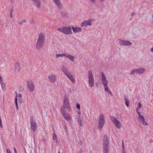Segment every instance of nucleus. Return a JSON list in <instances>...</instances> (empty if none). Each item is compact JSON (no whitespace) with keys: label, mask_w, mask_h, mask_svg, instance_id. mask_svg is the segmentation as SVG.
Returning <instances> with one entry per match:
<instances>
[{"label":"nucleus","mask_w":153,"mask_h":153,"mask_svg":"<svg viewBox=\"0 0 153 153\" xmlns=\"http://www.w3.org/2000/svg\"><path fill=\"white\" fill-rule=\"evenodd\" d=\"M45 40L43 33H39L36 45V48L37 49L39 50L42 48Z\"/></svg>","instance_id":"f257e3e1"},{"label":"nucleus","mask_w":153,"mask_h":153,"mask_svg":"<svg viewBox=\"0 0 153 153\" xmlns=\"http://www.w3.org/2000/svg\"><path fill=\"white\" fill-rule=\"evenodd\" d=\"M61 69L63 73L73 83L75 81V79L74 78L71 72L69 71L67 67L62 66L61 67Z\"/></svg>","instance_id":"f03ea898"},{"label":"nucleus","mask_w":153,"mask_h":153,"mask_svg":"<svg viewBox=\"0 0 153 153\" xmlns=\"http://www.w3.org/2000/svg\"><path fill=\"white\" fill-rule=\"evenodd\" d=\"M109 139L108 136L105 135L103 139V149L104 153H108L109 149Z\"/></svg>","instance_id":"7ed1b4c3"},{"label":"nucleus","mask_w":153,"mask_h":153,"mask_svg":"<svg viewBox=\"0 0 153 153\" xmlns=\"http://www.w3.org/2000/svg\"><path fill=\"white\" fill-rule=\"evenodd\" d=\"M105 122V117L103 114H101L99 116L98 119V128L101 130L103 128Z\"/></svg>","instance_id":"20e7f679"},{"label":"nucleus","mask_w":153,"mask_h":153,"mask_svg":"<svg viewBox=\"0 0 153 153\" xmlns=\"http://www.w3.org/2000/svg\"><path fill=\"white\" fill-rule=\"evenodd\" d=\"M88 74L89 79L88 82L90 86L92 87L94 86V79L91 71H89L88 72Z\"/></svg>","instance_id":"39448f33"},{"label":"nucleus","mask_w":153,"mask_h":153,"mask_svg":"<svg viewBox=\"0 0 153 153\" xmlns=\"http://www.w3.org/2000/svg\"><path fill=\"white\" fill-rule=\"evenodd\" d=\"M63 105L65 109H67L68 111H71V108L69 102V99L68 98L65 96V97L63 100Z\"/></svg>","instance_id":"423d86ee"},{"label":"nucleus","mask_w":153,"mask_h":153,"mask_svg":"<svg viewBox=\"0 0 153 153\" xmlns=\"http://www.w3.org/2000/svg\"><path fill=\"white\" fill-rule=\"evenodd\" d=\"M110 118L111 121L117 128H120L121 127V123L115 117L112 116H110Z\"/></svg>","instance_id":"0eeeda50"},{"label":"nucleus","mask_w":153,"mask_h":153,"mask_svg":"<svg viewBox=\"0 0 153 153\" xmlns=\"http://www.w3.org/2000/svg\"><path fill=\"white\" fill-rule=\"evenodd\" d=\"M30 125L31 129L33 131L35 132L37 129V124L35 120H33V118H30Z\"/></svg>","instance_id":"6e6552de"},{"label":"nucleus","mask_w":153,"mask_h":153,"mask_svg":"<svg viewBox=\"0 0 153 153\" xmlns=\"http://www.w3.org/2000/svg\"><path fill=\"white\" fill-rule=\"evenodd\" d=\"M93 20V19H91L85 21L81 23L80 26L82 27L87 26L88 25L91 26L92 24V22Z\"/></svg>","instance_id":"1a4fd4ad"},{"label":"nucleus","mask_w":153,"mask_h":153,"mask_svg":"<svg viewBox=\"0 0 153 153\" xmlns=\"http://www.w3.org/2000/svg\"><path fill=\"white\" fill-rule=\"evenodd\" d=\"M119 43L120 44L123 46H128L131 45V43L129 41L124 39H119Z\"/></svg>","instance_id":"9d476101"},{"label":"nucleus","mask_w":153,"mask_h":153,"mask_svg":"<svg viewBox=\"0 0 153 153\" xmlns=\"http://www.w3.org/2000/svg\"><path fill=\"white\" fill-rule=\"evenodd\" d=\"M49 81L52 83H54L57 79L56 76L54 74H51L48 76Z\"/></svg>","instance_id":"9b49d317"},{"label":"nucleus","mask_w":153,"mask_h":153,"mask_svg":"<svg viewBox=\"0 0 153 153\" xmlns=\"http://www.w3.org/2000/svg\"><path fill=\"white\" fill-rule=\"evenodd\" d=\"M27 85L29 90L31 92H33L35 88L34 84L32 81L30 82H27Z\"/></svg>","instance_id":"f8f14e48"},{"label":"nucleus","mask_w":153,"mask_h":153,"mask_svg":"<svg viewBox=\"0 0 153 153\" xmlns=\"http://www.w3.org/2000/svg\"><path fill=\"white\" fill-rule=\"evenodd\" d=\"M70 26H64V34L66 35L71 34L72 33Z\"/></svg>","instance_id":"ddd939ff"},{"label":"nucleus","mask_w":153,"mask_h":153,"mask_svg":"<svg viewBox=\"0 0 153 153\" xmlns=\"http://www.w3.org/2000/svg\"><path fill=\"white\" fill-rule=\"evenodd\" d=\"M102 76V84L104 86H106L108 85V81L106 80L105 74L103 72L101 73Z\"/></svg>","instance_id":"4468645a"},{"label":"nucleus","mask_w":153,"mask_h":153,"mask_svg":"<svg viewBox=\"0 0 153 153\" xmlns=\"http://www.w3.org/2000/svg\"><path fill=\"white\" fill-rule=\"evenodd\" d=\"M55 4L57 5L59 9H62V5L60 0H53Z\"/></svg>","instance_id":"2eb2a0df"},{"label":"nucleus","mask_w":153,"mask_h":153,"mask_svg":"<svg viewBox=\"0 0 153 153\" xmlns=\"http://www.w3.org/2000/svg\"><path fill=\"white\" fill-rule=\"evenodd\" d=\"M34 3V5L37 8H39L41 5L40 0H32Z\"/></svg>","instance_id":"dca6fc26"},{"label":"nucleus","mask_w":153,"mask_h":153,"mask_svg":"<svg viewBox=\"0 0 153 153\" xmlns=\"http://www.w3.org/2000/svg\"><path fill=\"white\" fill-rule=\"evenodd\" d=\"M71 29L73 30V31L75 33L78 32H80L82 30V28L81 27H74L73 26H72Z\"/></svg>","instance_id":"f3484780"},{"label":"nucleus","mask_w":153,"mask_h":153,"mask_svg":"<svg viewBox=\"0 0 153 153\" xmlns=\"http://www.w3.org/2000/svg\"><path fill=\"white\" fill-rule=\"evenodd\" d=\"M15 71L19 72L20 70V66L19 62H16L15 65Z\"/></svg>","instance_id":"a211bd4d"},{"label":"nucleus","mask_w":153,"mask_h":153,"mask_svg":"<svg viewBox=\"0 0 153 153\" xmlns=\"http://www.w3.org/2000/svg\"><path fill=\"white\" fill-rule=\"evenodd\" d=\"M137 74H141L143 73L146 71L145 69L144 68H141L139 69H137Z\"/></svg>","instance_id":"6ab92c4d"},{"label":"nucleus","mask_w":153,"mask_h":153,"mask_svg":"<svg viewBox=\"0 0 153 153\" xmlns=\"http://www.w3.org/2000/svg\"><path fill=\"white\" fill-rule=\"evenodd\" d=\"M62 116L67 121H69L71 119V116L67 114H65Z\"/></svg>","instance_id":"aec40b11"},{"label":"nucleus","mask_w":153,"mask_h":153,"mask_svg":"<svg viewBox=\"0 0 153 153\" xmlns=\"http://www.w3.org/2000/svg\"><path fill=\"white\" fill-rule=\"evenodd\" d=\"M65 57L69 58L73 62L74 61V56L69 54H66Z\"/></svg>","instance_id":"412c9836"},{"label":"nucleus","mask_w":153,"mask_h":153,"mask_svg":"<svg viewBox=\"0 0 153 153\" xmlns=\"http://www.w3.org/2000/svg\"><path fill=\"white\" fill-rule=\"evenodd\" d=\"M60 109L62 115L66 114L65 113V109L64 107H63V106H61Z\"/></svg>","instance_id":"4be33fe9"},{"label":"nucleus","mask_w":153,"mask_h":153,"mask_svg":"<svg viewBox=\"0 0 153 153\" xmlns=\"http://www.w3.org/2000/svg\"><path fill=\"white\" fill-rule=\"evenodd\" d=\"M53 131H54V133L53 134V140H56V141H58L57 137L55 133V130L54 129V128H53Z\"/></svg>","instance_id":"5701e85b"},{"label":"nucleus","mask_w":153,"mask_h":153,"mask_svg":"<svg viewBox=\"0 0 153 153\" xmlns=\"http://www.w3.org/2000/svg\"><path fill=\"white\" fill-rule=\"evenodd\" d=\"M135 73L137 74V69H134L133 70H132L130 72V74L131 75H134Z\"/></svg>","instance_id":"b1692460"},{"label":"nucleus","mask_w":153,"mask_h":153,"mask_svg":"<svg viewBox=\"0 0 153 153\" xmlns=\"http://www.w3.org/2000/svg\"><path fill=\"white\" fill-rule=\"evenodd\" d=\"M125 103L126 105L127 106H129V101L128 100V99H127L126 98H125Z\"/></svg>","instance_id":"393cba45"},{"label":"nucleus","mask_w":153,"mask_h":153,"mask_svg":"<svg viewBox=\"0 0 153 153\" xmlns=\"http://www.w3.org/2000/svg\"><path fill=\"white\" fill-rule=\"evenodd\" d=\"M66 54L65 53H62L61 54H56V58H57L59 57H62L63 56H65V57Z\"/></svg>","instance_id":"a878e982"},{"label":"nucleus","mask_w":153,"mask_h":153,"mask_svg":"<svg viewBox=\"0 0 153 153\" xmlns=\"http://www.w3.org/2000/svg\"><path fill=\"white\" fill-rule=\"evenodd\" d=\"M138 117L139 119L140 120V121H141L143 120H144V118L140 114H138Z\"/></svg>","instance_id":"bb28decb"},{"label":"nucleus","mask_w":153,"mask_h":153,"mask_svg":"<svg viewBox=\"0 0 153 153\" xmlns=\"http://www.w3.org/2000/svg\"><path fill=\"white\" fill-rule=\"evenodd\" d=\"M57 30L64 33V26L62 28H58Z\"/></svg>","instance_id":"cd10ccee"},{"label":"nucleus","mask_w":153,"mask_h":153,"mask_svg":"<svg viewBox=\"0 0 153 153\" xmlns=\"http://www.w3.org/2000/svg\"><path fill=\"white\" fill-rule=\"evenodd\" d=\"M140 122L143 125L146 126V125H148L147 123L145 120V119H144V120H141L140 121Z\"/></svg>","instance_id":"c85d7f7f"},{"label":"nucleus","mask_w":153,"mask_h":153,"mask_svg":"<svg viewBox=\"0 0 153 153\" xmlns=\"http://www.w3.org/2000/svg\"><path fill=\"white\" fill-rule=\"evenodd\" d=\"M15 104H16V108L17 109H19V107L18 105V103L17 102V99L16 98L15 99Z\"/></svg>","instance_id":"c756f323"},{"label":"nucleus","mask_w":153,"mask_h":153,"mask_svg":"<svg viewBox=\"0 0 153 153\" xmlns=\"http://www.w3.org/2000/svg\"><path fill=\"white\" fill-rule=\"evenodd\" d=\"M104 87L105 88V91L107 92L108 91H109V90L108 88V86L107 85L106 86H104Z\"/></svg>","instance_id":"7c9ffc66"},{"label":"nucleus","mask_w":153,"mask_h":153,"mask_svg":"<svg viewBox=\"0 0 153 153\" xmlns=\"http://www.w3.org/2000/svg\"><path fill=\"white\" fill-rule=\"evenodd\" d=\"M1 86L2 88L4 89L5 88V84L4 83H3L1 84Z\"/></svg>","instance_id":"2f4dec72"},{"label":"nucleus","mask_w":153,"mask_h":153,"mask_svg":"<svg viewBox=\"0 0 153 153\" xmlns=\"http://www.w3.org/2000/svg\"><path fill=\"white\" fill-rule=\"evenodd\" d=\"M76 108L78 110L80 109V105L79 104H76Z\"/></svg>","instance_id":"473e14b6"},{"label":"nucleus","mask_w":153,"mask_h":153,"mask_svg":"<svg viewBox=\"0 0 153 153\" xmlns=\"http://www.w3.org/2000/svg\"><path fill=\"white\" fill-rule=\"evenodd\" d=\"M141 106H142V105H141L140 103L139 102L138 104V107L139 108H141Z\"/></svg>","instance_id":"72a5a7b5"},{"label":"nucleus","mask_w":153,"mask_h":153,"mask_svg":"<svg viewBox=\"0 0 153 153\" xmlns=\"http://www.w3.org/2000/svg\"><path fill=\"white\" fill-rule=\"evenodd\" d=\"M122 146L123 148V149L124 150V143L123 140L122 141Z\"/></svg>","instance_id":"f704fd0d"},{"label":"nucleus","mask_w":153,"mask_h":153,"mask_svg":"<svg viewBox=\"0 0 153 153\" xmlns=\"http://www.w3.org/2000/svg\"><path fill=\"white\" fill-rule=\"evenodd\" d=\"M29 23L30 24H33L34 23V22L32 19L31 20L29 21Z\"/></svg>","instance_id":"c9c22d12"},{"label":"nucleus","mask_w":153,"mask_h":153,"mask_svg":"<svg viewBox=\"0 0 153 153\" xmlns=\"http://www.w3.org/2000/svg\"><path fill=\"white\" fill-rule=\"evenodd\" d=\"M78 123L79 124L80 126H81L82 125V123L81 121H79V120H78Z\"/></svg>","instance_id":"e433bc0d"},{"label":"nucleus","mask_w":153,"mask_h":153,"mask_svg":"<svg viewBox=\"0 0 153 153\" xmlns=\"http://www.w3.org/2000/svg\"><path fill=\"white\" fill-rule=\"evenodd\" d=\"M136 111L137 113L138 114V115L139 114H140V113L138 111V108H137L136 109Z\"/></svg>","instance_id":"4c0bfd02"},{"label":"nucleus","mask_w":153,"mask_h":153,"mask_svg":"<svg viewBox=\"0 0 153 153\" xmlns=\"http://www.w3.org/2000/svg\"><path fill=\"white\" fill-rule=\"evenodd\" d=\"M96 0H90V1L93 3H95Z\"/></svg>","instance_id":"58836bf2"},{"label":"nucleus","mask_w":153,"mask_h":153,"mask_svg":"<svg viewBox=\"0 0 153 153\" xmlns=\"http://www.w3.org/2000/svg\"><path fill=\"white\" fill-rule=\"evenodd\" d=\"M0 126L1 127V128H3V126H2V124L1 120L0 121Z\"/></svg>","instance_id":"ea45409f"},{"label":"nucleus","mask_w":153,"mask_h":153,"mask_svg":"<svg viewBox=\"0 0 153 153\" xmlns=\"http://www.w3.org/2000/svg\"><path fill=\"white\" fill-rule=\"evenodd\" d=\"M6 151L7 153H11L10 150L7 149Z\"/></svg>","instance_id":"a19ab883"},{"label":"nucleus","mask_w":153,"mask_h":153,"mask_svg":"<svg viewBox=\"0 0 153 153\" xmlns=\"http://www.w3.org/2000/svg\"><path fill=\"white\" fill-rule=\"evenodd\" d=\"M107 92H108L109 94H111V96H112V93L111 92V91H110V90H109V91H107Z\"/></svg>","instance_id":"79ce46f5"},{"label":"nucleus","mask_w":153,"mask_h":153,"mask_svg":"<svg viewBox=\"0 0 153 153\" xmlns=\"http://www.w3.org/2000/svg\"><path fill=\"white\" fill-rule=\"evenodd\" d=\"M14 152L15 153H17V151L16 150V149L15 147L14 148Z\"/></svg>","instance_id":"37998d69"},{"label":"nucleus","mask_w":153,"mask_h":153,"mask_svg":"<svg viewBox=\"0 0 153 153\" xmlns=\"http://www.w3.org/2000/svg\"><path fill=\"white\" fill-rule=\"evenodd\" d=\"M83 151L82 149H81L79 150V153H83Z\"/></svg>","instance_id":"c03bdc74"},{"label":"nucleus","mask_w":153,"mask_h":153,"mask_svg":"<svg viewBox=\"0 0 153 153\" xmlns=\"http://www.w3.org/2000/svg\"><path fill=\"white\" fill-rule=\"evenodd\" d=\"M13 17L12 13H10V17L12 18Z\"/></svg>","instance_id":"a18cd8bd"},{"label":"nucleus","mask_w":153,"mask_h":153,"mask_svg":"<svg viewBox=\"0 0 153 153\" xmlns=\"http://www.w3.org/2000/svg\"><path fill=\"white\" fill-rule=\"evenodd\" d=\"M21 96H22V95L21 94H19V95H18L19 97L21 98Z\"/></svg>","instance_id":"49530a36"},{"label":"nucleus","mask_w":153,"mask_h":153,"mask_svg":"<svg viewBox=\"0 0 153 153\" xmlns=\"http://www.w3.org/2000/svg\"><path fill=\"white\" fill-rule=\"evenodd\" d=\"M13 8H12L11 9V10H10V13H13Z\"/></svg>","instance_id":"de8ad7c7"},{"label":"nucleus","mask_w":153,"mask_h":153,"mask_svg":"<svg viewBox=\"0 0 153 153\" xmlns=\"http://www.w3.org/2000/svg\"><path fill=\"white\" fill-rule=\"evenodd\" d=\"M22 21V22L23 23L26 22V21L25 19H23Z\"/></svg>","instance_id":"09e8293b"},{"label":"nucleus","mask_w":153,"mask_h":153,"mask_svg":"<svg viewBox=\"0 0 153 153\" xmlns=\"http://www.w3.org/2000/svg\"><path fill=\"white\" fill-rule=\"evenodd\" d=\"M23 22L22 21L20 22H19V24L20 25H22V24Z\"/></svg>","instance_id":"8fccbe9b"},{"label":"nucleus","mask_w":153,"mask_h":153,"mask_svg":"<svg viewBox=\"0 0 153 153\" xmlns=\"http://www.w3.org/2000/svg\"><path fill=\"white\" fill-rule=\"evenodd\" d=\"M151 51L152 52H153V47H152L151 49Z\"/></svg>","instance_id":"3c124183"},{"label":"nucleus","mask_w":153,"mask_h":153,"mask_svg":"<svg viewBox=\"0 0 153 153\" xmlns=\"http://www.w3.org/2000/svg\"><path fill=\"white\" fill-rule=\"evenodd\" d=\"M134 15V13H132L131 15L133 16Z\"/></svg>","instance_id":"603ef678"},{"label":"nucleus","mask_w":153,"mask_h":153,"mask_svg":"<svg viewBox=\"0 0 153 153\" xmlns=\"http://www.w3.org/2000/svg\"><path fill=\"white\" fill-rule=\"evenodd\" d=\"M105 0H100V2H102L103 1Z\"/></svg>","instance_id":"864d4df0"},{"label":"nucleus","mask_w":153,"mask_h":153,"mask_svg":"<svg viewBox=\"0 0 153 153\" xmlns=\"http://www.w3.org/2000/svg\"><path fill=\"white\" fill-rule=\"evenodd\" d=\"M19 102H20L22 101L21 99V98L19 99Z\"/></svg>","instance_id":"5fc2aeb1"},{"label":"nucleus","mask_w":153,"mask_h":153,"mask_svg":"<svg viewBox=\"0 0 153 153\" xmlns=\"http://www.w3.org/2000/svg\"><path fill=\"white\" fill-rule=\"evenodd\" d=\"M65 130H66V129H67V128H66V127H65Z\"/></svg>","instance_id":"6e6d98bb"},{"label":"nucleus","mask_w":153,"mask_h":153,"mask_svg":"<svg viewBox=\"0 0 153 153\" xmlns=\"http://www.w3.org/2000/svg\"><path fill=\"white\" fill-rule=\"evenodd\" d=\"M58 153H60V151H59L58 152Z\"/></svg>","instance_id":"4d7b16f0"},{"label":"nucleus","mask_w":153,"mask_h":153,"mask_svg":"<svg viewBox=\"0 0 153 153\" xmlns=\"http://www.w3.org/2000/svg\"><path fill=\"white\" fill-rule=\"evenodd\" d=\"M131 20V19H130V20Z\"/></svg>","instance_id":"13d9d810"},{"label":"nucleus","mask_w":153,"mask_h":153,"mask_svg":"<svg viewBox=\"0 0 153 153\" xmlns=\"http://www.w3.org/2000/svg\"><path fill=\"white\" fill-rule=\"evenodd\" d=\"M25 153H27L26 152Z\"/></svg>","instance_id":"bf43d9fd"}]
</instances>
